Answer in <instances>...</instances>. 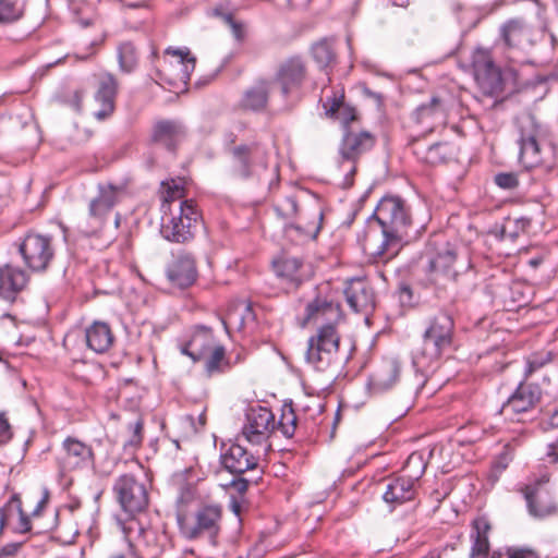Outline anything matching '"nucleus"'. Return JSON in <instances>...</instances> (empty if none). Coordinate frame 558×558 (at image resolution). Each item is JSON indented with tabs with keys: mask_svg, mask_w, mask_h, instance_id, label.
<instances>
[{
	"mask_svg": "<svg viewBox=\"0 0 558 558\" xmlns=\"http://www.w3.org/2000/svg\"><path fill=\"white\" fill-rule=\"evenodd\" d=\"M344 314L339 302L327 296L317 295L304 310V323L317 326L316 332L307 340L305 361L317 372H327L340 362L339 326Z\"/></svg>",
	"mask_w": 558,
	"mask_h": 558,
	"instance_id": "obj_1",
	"label": "nucleus"
},
{
	"mask_svg": "<svg viewBox=\"0 0 558 558\" xmlns=\"http://www.w3.org/2000/svg\"><path fill=\"white\" fill-rule=\"evenodd\" d=\"M373 217L383 232L381 242L369 252L376 262L387 263L395 258L407 241L413 225L410 204L397 194H386L377 203Z\"/></svg>",
	"mask_w": 558,
	"mask_h": 558,
	"instance_id": "obj_2",
	"label": "nucleus"
},
{
	"mask_svg": "<svg viewBox=\"0 0 558 558\" xmlns=\"http://www.w3.org/2000/svg\"><path fill=\"white\" fill-rule=\"evenodd\" d=\"M178 486L177 521L181 533L189 539L197 538L209 530V504L197 488L201 481L194 469L189 468L172 477Z\"/></svg>",
	"mask_w": 558,
	"mask_h": 558,
	"instance_id": "obj_3",
	"label": "nucleus"
},
{
	"mask_svg": "<svg viewBox=\"0 0 558 558\" xmlns=\"http://www.w3.org/2000/svg\"><path fill=\"white\" fill-rule=\"evenodd\" d=\"M245 416L242 435L251 445L258 447L257 454L262 451L266 456L271 450L269 438L274 433L279 432L290 439L299 428L292 401L282 404L278 420L269 408L263 405L251 408Z\"/></svg>",
	"mask_w": 558,
	"mask_h": 558,
	"instance_id": "obj_4",
	"label": "nucleus"
},
{
	"mask_svg": "<svg viewBox=\"0 0 558 558\" xmlns=\"http://www.w3.org/2000/svg\"><path fill=\"white\" fill-rule=\"evenodd\" d=\"M519 161L527 168H536L548 174L557 166V146L533 114L518 118Z\"/></svg>",
	"mask_w": 558,
	"mask_h": 558,
	"instance_id": "obj_5",
	"label": "nucleus"
},
{
	"mask_svg": "<svg viewBox=\"0 0 558 558\" xmlns=\"http://www.w3.org/2000/svg\"><path fill=\"white\" fill-rule=\"evenodd\" d=\"M454 320L445 311L433 316L423 333L422 348L413 356V366L424 376L433 373L441 356L453 345Z\"/></svg>",
	"mask_w": 558,
	"mask_h": 558,
	"instance_id": "obj_6",
	"label": "nucleus"
},
{
	"mask_svg": "<svg viewBox=\"0 0 558 558\" xmlns=\"http://www.w3.org/2000/svg\"><path fill=\"white\" fill-rule=\"evenodd\" d=\"M473 269L470 254L457 243L435 242V252L429 257L427 272L434 281H458Z\"/></svg>",
	"mask_w": 558,
	"mask_h": 558,
	"instance_id": "obj_7",
	"label": "nucleus"
},
{
	"mask_svg": "<svg viewBox=\"0 0 558 558\" xmlns=\"http://www.w3.org/2000/svg\"><path fill=\"white\" fill-rule=\"evenodd\" d=\"M195 63L187 48H167L156 70L158 84L175 93L185 90Z\"/></svg>",
	"mask_w": 558,
	"mask_h": 558,
	"instance_id": "obj_8",
	"label": "nucleus"
},
{
	"mask_svg": "<svg viewBox=\"0 0 558 558\" xmlns=\"http://www.w3.org/2000/svg\"><path fill=\"white\" fill-rule=\"evenodd\" d=\"M202 216L194 201L180 202L169 213L163 206L160 234L171 243L184 244L192 241Z\"/></svg>",
	"mask_w": 558,
	"mask_h": 558,
	"instance_id": "obj_9",
	"label": "nucleus"
},
{
	"mask_svg": "<svg viewBox=\"0 0 558 558\" xmlns=\"http://www.w3.org/2000/svg\"><path fill=\"white\" fill-rule=\"evenodd\" d=\"M310 82L308 65L304 57L290 56L278 63L274 74V83L286 102L295 105L305 96Z\"/></svg>",
	"mask_w": 558,
	"mask_h": 558,
	"instance_id": "obj_10",
	"label": "nucleus"
},
{
	"mask_svg": "<svg viewBox=\"0 0 558 558\" xmlns=\"http://www.w3.org/2000/svg\"><path fill=\"white\" fill-rule=\"evenodd\" d=\"M118 524L136 558H159L170 542L165 531L145 529L136 519H118Z\"/></svg>",
	"mask_w": 558,
	"mask_h": 558,
	"instance_id": "obj_11",
	"label": "nucleus"
},
{
	"mask_svg": "<svg viewBox=\"0 0 558 558\" xmlns=\"http://www.w3.org/2000/svg\"><path fill=\"white\" fill-rule=\"evenodd\" d=\"M230 154L231 173L235 179L258 183L268 171V153L257 142L234 146Z\"/></svg>",
	"mask_w": 558,
	"mask_h": 558,
	"instance_id": "obj_12",
	"label": "nucleus"
},
{
	"mask_svg": "<svg viewBox=\"0 0 558 558\" xmlns=\"http://www.w3.org/2000/svg\"><path fill=\"white\" fill-rule=\"evenodd\" d=\"M112 493L126 520L136 519L149 505V492L144 480L132 473L119 475L112 485Z\"/></svg>",
	"mask_w": 558,
	"mask_h": 558,
	"instance_id": "obj_13",
	"label": "nucleus"
},
{
	"mask_svg": "<svg viewBox=\"0 0 558 558\" xmlns=\"http://www.w3.org/2000/svg\"><path fill=\"white\" fill-rule=\"evenodd\" d=\"M376 144V136L366 130L345 131L339 144L340 162L339 167L345 170L341 186L350 189L353 185V178L356 172L359 159L373 149Z\"/></svg>",
	"mask_w": 558,
	"mask_h": 558,
	"instance_id": "obj_14",
	"label": "nucleus"
},
{
	"mask_svg": "<svg viewBox=\"0 0 558 558\" xmlns=\"http://www.w3.org/2000/svg\"><path fill=\"white\" fill-rule=\"evenodd\" d=\"M22 258L32 271H46L56 256V243L51 235L28 232L19 246Z\"/></svg>",
	"mask_w": 558,
	"mask_h": 558,
	"instance_id": "obj_15",
	"label": "nucleus"
},
{
	"mask_svg": "<svg viewBox=\"0 0 558 558\" xmlns=\"http://www.w3.org/2000/svg\"><path fill=\"white\" fill-rule=\"evenodd\" d=\"M128 194L126 183L100 184L98 195L90 201L88 216L92 219L90 228L84 230L86 235H94L105 223L112 208Z\"/></svg>",
	"mask_w": 558,
	"mask_h": 558,
	"instance_id": "obj_16",
	"label": "nucleus"
},
{
	"mask_svg": "<svg viewBox=\"0 0 558 558\" xmlns=\"http://www.w3.org/2000/svg\"><path fill=\"white\" fill-rule=\"evenodd\" d=\"M542 388L536 383L521 379L512 393L501 405V413L514 418L533 411L542 399Z\"/></svg>",
	"mask_w": 558,
	"mask_h": 558,
	"instance_id": "obj_17",
	"label": "nucleus"
},
{
	"mask_svg": "<svg viewBox=\"0 0 558 558\" xmlns=\"http://www.w3.org/2000/svg\"><path fill=\"white\" fill-rule=\"evenodd\" d=\"M272 269L287 291H296L313 275L302 258L288 255L274 259Z\"/></svg>",
	"mask_w": 558,
	"mask_h": 558,
	"instance_id": "obj_18",
	"label": "nucleus"
},
{
	"mask_svg": "<svg viewBox=\"0 0 558 558\" xmlns=\"http://www.w3.org/2000/svg\"><path fill=\"white\" fill-rule=\"evenodd\" d=\"M59 465L63 472L87 470L95 465V452L90 445L68 436L61 445Z\"/></svg>",
	"mask_w": 558,
	"mask_h": 558,
	"instance_id": "obj_19",
	"label": "nucleus"
},
{
	"mask_svg": "<svg viewBox=\"0 0 558 558\" xmlns=\"http://www.w3.org/2000/svg\"><path fill=\"white\" fill-rule=\"evenodd\" d=\"M298 209L299 206L294 196H288L274 206L277 217L283 221L286 232L295 231L301 240L316 239L322 228L323 213L318 211L315 215L317 221L306 226L288 223V220L296 216Z\"/></svg>",
	"mask_w": 558,
	"mask_h": 558,
	"instance_id": "obj_20",
	"label": "nucleus"
},
{
	"mask_svg": "<svg viewBox=\"0 0 558 558\" xmlns=\"http://www.w3.org/2000/svg\"><path fill=\"white\" fill-rule=\"evenodd\" d=\"M220 464L231 475H243L245 472H258L259 458L239 444L222 445Z\"/></svg>",
	"mask_w": 558,
	"mask_h": 558,
	"instance_id": "obj_21",
	"label": "nucleus"
},
{
	"mask_svg": "<svg viewBox=\"0 0 558 558\" xmlns=\"http://www.w3.org/2000/svg\"><path fill=\"white\" fill-rule=\"evenodd\" d=\"M343 293L347 304L354 313L367 316L375 310V292L366 278L355 277L347 280Z\"/></svg>",
	"mask_w": 558,
	"mask_h": 558,
	"instance_id": "obj_22",
	"label": "nucleus"
},
{
	"mask_svg": "<svg viewBox=\"0 0 558 558\" xmlns=\"http://www.w3.org/2000/svg\"><path fill=\"white\" fill-rule=\"evenodd\" d=\"M420 486L403 476L402 474L389 475L385 478V490L383 500L390 507V510L414 501L418 495Z\"/></svg>",
	"mask_w": 558,
	"mask_h": 558,
	"instance_id": "obj_23",
	"label": "nucleus"
},
{
	"mask_svg": "<svg viewBox=\"0 0 558 558\" xmlns=\"http://www.w3.org/2000/svg\"><path fill=\"white\" fill-rule=\"evenodd\" d=\"M118 90L119 82L113 74L104 72L96 75L94 99L99 105V109L94 116L97 120H105L113 113Z\"/></svg>",
	"mask_w": 558,
	"mask_h": 558,
	"instance_id": "obj_24",
	"label": "nucleus"
},
{
	"mask_svg": "<svg viewBox=\"0 0 558 558\" xmlns=\"http://www.w3.org/2000/svg\"><path fill=\"white\" fill-rule=\"evenodd\" d=\"M472 68L477 84L492 93L501 85V72L494 63L490 53L484 49H477L472 56Z\"/></svg>",
	"mask_w": 558,
	"mask_h": 558,
	"instance_id": "obj_25",
	"label": "nucleus"
},
{
	"mask_svg": "<svg viewBox=\"0 0 558 558\" xmlns=\"http://www.w3.org/2000/svg\"><path fill=\"white\" fill-rule=\"evenodd\" d=\"M448 119V106L444 98L433 96L427 102L420 105L412 113V120L424 131H434L445 125Z\"/></svg>",
	"mask_w": 558,
	"mask_h": 558,
	"instance_id": "obj_26",
	"label": "nucleus"
},
{
	"mask_svg": "<svg viewBox=\"0 0 558 558\" xmlns=\"http://www.w3.org/2000/svg\"><path fill=\"white\" fill-rule=\"evenodd\" d=\"M226 331L230 333L233 330L244 331L255 326L256 315L252 303L247 300H236L231 302L226 314L220 317Z\"/></svg>",
	"mask_w": 558,
	"mask_h": 558,
	"instance_id": "obj_27",
	"label": "nucleus"
},
{
	"mask_svg": "<svg viewBox=\"0 0 558 558\" xmlns=\"http://www.w3.org/2000/svg\"><path fill=\"white\" fill-rule=\"evenodd\" d=\"M499 36L508 48L524 49L533 45V28L522 17L506 21L499 28Z\"/></svg>",
	"mask_w": 558,
	"mask_h": 558,
	"instance_id": "obj_28",
	"label": "nucleus"
},
{
	"mask_svg": "<svg viewBox=\"0 0 558 558\" xmlns=\"http://www.w3.org/2000/svg\"><path fill=\"white\" fill-rule=\"evenodd\" d=\"M184 126L175 120H159L151 131V142L173 153L185 138Z\"/></svg>",
	"mask_w": 558,
	"mask_h": 558,
	"instance_id": "obj_29",
	"label": "nucleus"
},
{
	"mask_svg": "<svg viewBox=\"0 0 558 558\" xmlns=\"http://www.w3.org/2000/svg\"><path fill=\"white\" fill-rule=\"evenodd\" d=\"M211 16L230 29L236 43L242 44L246 39L247 25L238 19V8L233 2L226 0L217 3L211 10Z\"/></svg>",
	"mask_w": 558,
	"mask_h": 558,
	"instance_id": "obj_30",
	"label": "nucleus"
},
{
	"mask_svg": "<svg viewBox=\"0 0 558 558\" xmlns=\"http://www.w3.org/2000/svg\"><path fill=\"white\" fill-rule=\"evenodd\" d=\"M27 274L16 266L4 265L0 267V299L13 302L16 295L26 287Z\"/></svg>",
	"mask_w": 558,
	"mask_h": 558,
	"instance_id": "obj_31",
	"label": "nucleus"
},
{
	"mask_svg": "<svg viewBox=\"0 0 558 558\" xmlns=\"http://www.w3.org/2000/svg\"><path fill=\"white\" fill-rule=\"evenodd\" d=\"M195 259L191 254H180L167 268L168 280L178 288H186L196 280Z\"/></svg>",
	"mask_w": 558,
	"mask_h": 558,
	"instance_id": "obj_32",
	"label": "nucleus"
},
{
	"mask_svg": "<svg viewBox=\"0 0 558 558\" xmlns=\"http://www.w3.org/2000/svg\"><path fill=\"white\" fill-rule=\"evenodd\" d=\"M525 499L530 514L535 518H544L557 511L549 490L542 484L526 486Z\"/></svg>",
	"mask_w": 558,
	"mask_h": 558,
	"instance_id": "obj_33",
	"label": "nucleus"
},
{
	"mask_svg": "<svg viewBox=\"0 0 558 558\" xmlns=\"http://www.w3.org/2000/svg\"><path fill=\"white\" fill-rule=\"evenodd\" d=\"M400 365L395 360H385L371 374L368 386L375 393L385 392L391 389L399 380Z\"/></svg>",
	"mask_w": 558,
	"mask_h": 558,
	"instance_id": "obj_34",
	"label": "nucleus"
},
{
	"mask_svg": "<svg viewBox=\"0 0 558 558\" xmlns=\"http://www.w3.org/2000/svg\"><path fill=\"white\" fill-rule=\"evenodd\" d=\"M492 524L487 517L478 515L471 522L470 541L471 548L469 558H481L490 548L489 534Z\"/></svg>",
	"mask_w": 558,
	"mask_h": 558,
	"instance_id": "obj_35",
	"label": "nucleus"
},
{
	"mask_svg": "<svg viewBox=\"0 0 558 558\" xmlns=\"http://www.w3.org/2000/svg\"><path fill=\"white\" fill-rule=\"evenodd\" d=\"M271 82L266 77H258L243 94L242 107L252 111H263L268 104Z\"/></svg>",
	"mask_w": 558,
	"mask_h": 558,
	"instance_id": "obj_36",
	"label": "nucleus"
},
{
	"mask_svg": "<svg viewBox=\"0 0 558 558\" xmlns=\"http://www.w3.org/2000/svg\"><path fill=\"white\" fill-rule=\"evenodd\" d=\"M85 340L92 351L101 354L111 348L114 337L107 323L94 322L85 330Z\"/></svg>",
	"mask_w": 558,
	"mask_h": 558,
	"instance_id": "obj_37",
	"label": "nucleus"
},
{
	"mask_svg": "<svg viewBox=\"0 0 558 558\" xmlns=\"http://www.w3.org/2000/svg\"><path fill=\"white\" fill-rule=\"evenodd\" d=\"M416 156L430 166L448 163L458 158L459 148L451 142H439L430 145L424 151L415 150Z\"/></svg>",
	"mask_w": 558,
	"mask_h": 558,
	"instance_id": "obj_38",
	"label": "nucleus"
},
{
	"mask_svg": "<svg viewBox=\"0 0 558 558\" xmlns=\"http://www.w3.org/2000/svg\"><path fill=\"white\" fill-rule=\"evenodd\" d=\"M241 362L239 353H227V350L221 344H216L211 348V376L215 374L229 373L236 364Z\"/></svg>",
	"mask_w": 558,
	"mask_h": 558,
	"instance_id": "obj_39",
	"label": "nucleus"
},
{
	"mask_svg": "<svg viewBox=\"0 0 558 558\" xmlns=\"http://www.w3.org/2000/svg\"><path fill=\"white\" fill-rule=\"evenodd\" d=\"M205 333V329L195 332L191 340L182 347L181 352L189 355L193 361H204L205 367L209 369V355Z\"/></svg>",
	"mask_w": 558,
	"mask_h": 558,
	"instance_id": "obj_40",
	"label": "nucleus"
},
{
	"mask_svg": "<svg viewBox=\"0 0 558 558\" xmlns=\"http://www.w3.org/2000/svg\"><path fill=\"white\" fill-rule=\"evenodd\" d=\"M23 0H0V27L19 22L25 14Z\"/></svg>",
	"mask_w": 558,
	"mask_h": 558,
	"instance_id": "obj_41",
	"label": "nucleus"
},
{
	"mask_svg": "<svg viewBox=\"0 0 558 558\" xmlns=\"http://www.w3.org/2000/svg\"><path fill=\"white\" fill-rule=\"evenodd\" d=\"M311 52L319 68H327L336 62L333 40L329 38H323L313 44Z\"/></svg>",
	"mask_w": 558,
	"mask_h": 558,
	"instance_id": "obj_42",
	"label": "nucleus"
},
{
	"mask_svg": "<svg viewBox=\"0 0 558 558\" xmlns=\"http://www.w3.org/2000/svg\"><path fill=\"white\" fill-rule=\"evenodd\" d=\"M427 462L423 453L421 452H412L404 465L402 475L414 482L420 486V480L424 475L426 471Z\"/></svg>",
	"mask_w": 558,
	"mask_h": 558,
	"instance_id": "obj_43",
	"label": "nucleus"
},
{
	"mask_svg": "<svg viewBox=\"0 0 558 558\" xmlns=\"http://www.w3.org/2000/svg\"><path fill=\"white\" fill-rule=\"evenodd\" d=\"M262 477V471L256 472L255 476H243V475H232V478L229 482H218V486L228 490H234L238 496L236 498H244L245 493L248 489L251 484H257L258 480Z\"/></svg>",
	"mask_w": 558,
	"mask_h": 558,
	"instance_id": "obj_44",
	"label": "nucleus"
},
{
	"mask_svg": "<svg viewBox=\"0 0 558 558\" xmlns=\"http://www.w3.org/2000/svg\"><path fill=\"white\" fill-rule=\"evenodd\" d=\"M4 513L8 515L7 522L13 514L19 515V525L16 531L19 533H27L32 530L29 518L24 513L22 509L21 500L16 496H12L10 500L7 502L4 508H1Z\"/></svg>",
	"mask_w": 558,
	"mask_h": 558,
	"instance_id": "obj_45",
	"label": "nucleus"
},
{
	"mask_svg": "<svg viewBox=\"0 0 558 558\" xmlns=\"http://www.w3.org/2000/svg\"><path fill=\"white\" fill-rule=\"evenodd\" d=\"M344 98L343 88H332L331 95L327 96L326 99L323 100L325 116L329 119L338 118V113L347 106Z\"/></svg>",
	"mask_w": 558,
	"mask_h": 558,
	"instance_id": "obj_46",
	"label": "nucleus"
},
{
	"mask_svg": "<svg viewBox=\"0 0 558 558\" xmlns=\"http://www.w3.org/2000/svg\"><path fill=\"white\" fill-rule=\"evenodd\" d=\"M119 66L122 72L131 73L137 65V53L132 43H122L118 48Z\"/></svg>",
	"mask_w": 558,
	"mask_h": 558,
	"instance_id": "obj_47",
	"label": "nucleus"
},
{
	"mask_svg": "<svg viewBox=\"0 0 558 558\" xmlns=\"http://www.w3.org/2000/svg\"><path fill=\"white\" fill-rule=\"evenodd\" d=\"M166 189L162 191L161 194V211L163 213V206H166V210L169 213L171 209H174L178 207V204L180 202H186L187 199H182L184 196V191L181 186L174 184V181H172V184H163Z\"/></svg>",
	"mask_w": 558,
	"mask_h": 558,
	"instance_id": "obj_48",
	"label": "nucleus"
},
{
	"mask_svg": "<svg viewBox=\"0 0 558 558\" xmlns=\"http://www.w3.org/2000/svg\"><path fill=\"white\" fill-rule=\"evenodd\" d=\"M551 362V353L539 354L534 353L525 359V366L522 375V379L529 380L530 377L544 367L546 364Z\"/></svg>",
	"mask_w": 558,
	"mask_h": 558,
	"instance_id": "obj_49",
	"label": "nucleus"
},
{
	"mask_svg": "<svg viewBox=\"0 0 558 558\" xmlns=\"http://www.w3.org/2000/svg\"><path fill=\"white\" fill-rule=\"evenodd\" d=\"M335 120L340 121L342 133H344L345 131L354 130L352 124L360 121V114L355 107L347 104Z\"/></svg>",
	"mask_w": 558,
	"mask_h": 558,
	"instance_id": "obj_50",
	"label": "nucleus"
},
{
	"mask_svg": "<svg viewBox=\"0 0 558 558\" xmlns=\"http://www.w3.org/2000/svg\"><path fill=\"white\" fill-rule=\"evenodd\" d=\"M514 448L507 444L504 446L502 451L493 461L492 468L496 474L502 473L513 460Z\"/></svg>",
	"mask_w": 558,
	"mask_h": 558,
	"instance_id": "obj_51",
	"label": "nucleus"
},
{
	"mask_svg": "<svg viewBox=\"0 0 558 558\" xmlns=\"http://www.w3.org/2000/svg\"><path fill=\"white\" fill-rule=\"evenodd\" d=\"M143 427L144 422L141 417H137L134 422L129 424V430L131 436L125 441L124 447L138 448L143 441Z\"/></svg>",
	"mask_w": 558,
	"mask_h": 558,
	"instance_id": "obj_52",
	"label": "nucleus"
},
{
	"mask_svg": "<svg viewBox=\"0 0 558 558\" xmlns=\"http://www.w3.org/2000/svg\"><path fill=\"white\" fill-rule=\"evenodd\" d=\"M497 186L504 190H513L519 185L518 174L513 172H500L494 178Z\"/></svg>",
	"mask_w": 558,
	"mask_h": 558,
	"instance_id": "obj_53",
	"label": "nucleus"
},
{
	"mask_svg": "<svg viewBox=\"0 0 558 558\" xmlns=\"http://www.w3.org/2000/svg\"><path fill=\"white\" fill-rule=\"evenodd\" d=\"M506 558H542L537 551L530 547L508 546Z\"/></svg>",
	"mask_w": 558,
	"mask_h": 558,
	"instance_id": "obj_54",
	"label": "nucleus"
},
{
	"mask_svg": "<svg viewBox=\"0 0 558 558\" xmlns=\"http://www.w3.org/2000/svg\"><path fill=\"white\" fill-rule=\"evenodd\" d=\"M13 437V429L5 412H0V446L7 445Z\"/></svg>",
	"mask_w": 558,
	"mask_h": 558,
	"instance_id": "obj_55",
	"label": "nucleus"
},
{
	"mask_svg": "<svg viewBox=\"0 0 558 558\" xmlns=\"http://www.w3.org/2000/svg\"><path fill=\"white\" fill-rule=\"evenodd\" d=\"M397 294L402 305H411L414 303L413 290L409 283L401 281L398 286Z\"/></svg>",
	"mask_w": 558,
	"mask_h": 558,
	"instance_id": "obj_56",
	"label": "nucleus"
},
{
	"mask_svg": "<svg viewBox=\"0 0 558 558\" xmlns=\"http://www.w3.org/2000/svg\"><path fill=\"white\" fill-rule=\"evenodd\" d=\"M243 502H244V498H236V496L233 494L230 495L229 506H230L232 512L236 517H240V514H241Z\"/></svg>",
	"mask_w": 558,
	"mask_h": 558,
	"instance_id": "obj_57",
	"label": "nucleus"
},
{
	"mask_svg": "<svg viewBox=\"0 0 558 558\" xmlns=\"http://www.w3.org/2000/svg\"><path fill=\"white\" fill-rule=\"evenodd\" d=\"M547 457L549 462L558 463V438L547 446Z\"/></svg>",
	"mask_w": 558,
	"mask_h": 558,
	"instance_id": "obj_58",
	"label": "nucleus"
},
{
	"mask_svg": "<svg viewBox=\"0 0 558 558\" xmlns=\"http://www.w3.org/2000/svg\"><path fill=\"white\" fill-rule=\"evenodd\" d=\"M21 545H22L21 543L7 544L5 546H3L1 548L0 554L2 556H12V555L17 553V550L20 549Z\"/></svg>",
	"mask_w": 558,
	"mask_h": 558,
	"instance_id": "obj_59",
	"label": "nucleus"
},
{
	"mask_svg": "<svg viewBox=\"0 0 558 558\" xmlns=\"http://www.w3.org/2000/svg\"><path fill=\"white\" fill-rule=\"evenodd\" d=\"M547 426L558 428V407L553 411L546 421Z\"/></svg>",
	"mask_w": 558,
	"mask_h": 558,
	"instance_id": "obj_60",
	"label": "nucleus"
},
{
	"mask_svg": "<svg viewBox=\"0 0 558 558\" xmlns=\"http://www.w3.org/2000/svg\"><path fill=\"white\" fill-rule=\"evenodd\" d=\"M31 34V31L28 29H25L23 32H20V33H16V34H13V35H10L8 36V38L12 41H22L24 40L25 38H27Z\"/></svg>",
	"mask_w": 558,
	"mask_h": 558,
	"instance_id": "obj_61",
	"label": "nucleus"
},
{
	"mask_svg": "<svg viewBox=\"0 0 558 558\" xmlns=\"http://www.w3.org/2000/svg\"><path fill=\"white\" fill-rule=\"evenodd\" d=\"M506 557V549H496L490 551V548L487 550V554L485 556H481V558H502Z\"/></svg>",
	"mask_w": 558,
	"mask_h": 558,
	"instance_id": "obj_62",
	"label": "nucleus"
},
{
	"mask_svg": "<svg viewBox=\"0 0 558 558\" xmlns=\"http://www.w3.org/2000/svg\"><path fill=\"white\" fill-rule=\"evenodd\" d=\"M48 501V493L46 492L45 496L43 497V499L38 502L36 509L34 510L33 514H37L39 512V510L46 506Z\"/></svg>",
	"mask_w": 558,
	"mask_h": 558,
	"instance_id": "obj_63",
	"label": "nucleus"
},
{
	"mask_svg": "<svg viewBox=\"0 0 558 558\" xmlns=\"http://www.w3.org/2000/svg\"><path fill=\"white\" fill-rule=\"evenodd\" d=\"M8 515L4 513L2 509H0V534L3 532L4 526L7 524Z\"/></svg>",
	"mask_w": 558,
	"mask_h": 558,
	"instance_id": "obj_64",
	"label": "nucleus"
}]
</instances>
